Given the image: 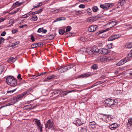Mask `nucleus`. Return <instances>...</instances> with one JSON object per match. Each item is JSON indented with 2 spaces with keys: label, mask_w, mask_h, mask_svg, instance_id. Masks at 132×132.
Masks as SVG:
<instances>
[{
  "label": "nucleus",
  "mask_w": 132,
  "mask_h": 132,
  "mask_svg": "<svg viewBox=\"0 0 132 132\" xmlns=\"http://www.w3.org/2000/svg\"><path fill=\"white\" fill-rule=\"evenodd\" d=\"M32 90V88H29L27 90L23 93L22 94L15 96L14 100H16V101L14 102V104L18 102L20 100L24 98L30 94Z\"/></svg>",
  "instance_id": "f257e3e1"
},
{
  "label": "nucleus",
  "mask_w": 132,
  "mask_h": 132,
  "mask_svg": "<svg viewBox=\"0 0 132 132\" xmlns=\"http://www.w3.org/2000/svg\"><path fill=\"white\" fill-rule=\"evenodd\" d=\"M6 82L8 85L13 87L16 86L17 84V80L12 76H8L6 79Z\"/></svg>",
  "instance_id": "f03ea898"
},
{
  "label": "nucleus",
  "mask_w": 132,
  "mask_h": 132,
  "mask_svg": "<svg viewBox=\"0 0 132 132\" xmlns=\"http://www.w3.org/2000/svg\"><path fill=\"white\" fill-rule=\"evenodd\" d=\"M118 103V101L117 99L110 98L105 100L104 102V103L109 107L113 105H117Z\"/></svg>",
  "instance_id": "7ed1b4c3"
},
{
  "label": "nucleus",
  "mask_w": 132,
  "mask_h": 132,
  "mask_svg": "<svg viewBox=\"0 0 132 132\" xmlns=\"http://www.w3.org/2000/svg\"><path fill=\"white\" fill-rule=\"evenodd\" d=\"M73 67L72 65L71 64L64 67L61 66L58 69V71L60 73H62L71 68H72Z\"/></svg>",
  "instance_id": "20e7f679"
},
{
  "label": "nucleus",
  "mask_w": 132,
  "mask_h": 132,
  "mask_svg": "<svg viewBox=\"0 0 132 132\" xmlns=\"http://www.w3.org/2000/svg\"><path fill=\"white\" fill-rule=\"evenodd\" d=\"M45 125L46 129H47L48 130L53 129V123L50 121V120H48L46 121Z\"/></svg>",
  "instance_id": "39448f33"
},
{
  "label": "nucleus",
  "mask_w": 132,
  "mask_h": 132,
  "mask_svg": "<svg viewBox=\"0 0 132 132\" xmlns=\"http://www.w3.org/2000/svg\"><path fill=\"white\" fill-rule=\"evenodd\" d=\"M114 5V4L112 3H106L103 4H101L100 7L101 8L105 10L108 9H110Z\"/></svg>",
  "instance_id": "423d86ee"
},
{
  "label": "nucleus",
  "mask_w": 132,
  "mask_h": 132,
  "mask_svg": "<svg viewBox=\"0 0 132 132\" xmlns=\"http://www.w3.org/2000/svg\"><path fill=\"white\" fill-rule=\"evenodd\" d=\"M121 35L120 34L114 35L111 36L108 39V41H112L120 37Z\"/></svg>",
  "instance_id": "0eeeda50"
},
{
  "label": "nucleus",
  "mask_w": 132,
  "mask_h": 132,
  "mask_svg": "<svg viewBox=\"0 0 132 132\" xmlns=\"http://www.w3.org/2000/svg\"><path fill=\"white\" fill-rule=\"evenodd\" d=\"M124 58L121 60L118 63L116 64V65L117 66H119L125 63L128 61H129L130 58Z\"/></svg>",
  "instance_id": "6e6552de"
},
{
  "label": "nucleus",
  "mask_w": 132,
  "mask_h": 132,
  "mask_svg": "<svg viewBox=\"0 0 132 132\" xmlns=\"http://www.w3.org/2000/svg\"><path fill=\"white\" fill-rule=\"evenodd\" d=\"M98 29V27L96 25H92L88 28V31L91 32H94Z\"/></svg>",
  "instance_id": "1a4fd4ad"
},
{
  "label": "nucleus",
  "mask_w": 132,
  "mask_h": 132,
  "mask_svg": "<svg viewBox=\"0 0 132 132\" xmlns=\"http://www.w3.org/2000/svg\"><path fill=\"white\" fill-rule=\"evenodd\" d=\"M113 60V59L111 58H110V59H109V58H97L96 60V61L105 63Z\"/></svg>",
  "instance_id": "9d476101"
},
{
  "label": "nucleus",
  "mask_w": 132,
  "mask_h": 132,
  "mask_svg": "<svg viewBox=\"0 0 132 132\" xmlns=\"http://www.w3.org/2000/svg\"><path fill=\"white\" fill-rule=\"evenodd\" d=\"M100 114L105 116V118L106 121H107L106 122H108V120H111L112 119H113V117L112 115H107L103 113H101Z\"/></svg>",
  "instance_id": "9b49d317"
},
{
  "label": "nucleus",
  "mask_w": 132,
  "mask_h": 132,
  "mask_svg": "<svg viewBox=\"0 0 132 132\" xmlns=\"http://www.w3.org/2000/svg\"><path fill=\"white\" fill-rule=\"evenodd\" d=\"M109 50L105 48H102L100 49L99 54H108L109 53Z\"/></svg>",
  "instance_id": "f8f14e48"
},
{
  "label": "nucleus",
  "mask_w": 132,
  "mask_h": 132,
  "mask_svg": "<svg viewBox=\"0 0 132 132\" xmlns=\"http://www.w3.org/2000/svg\"><path fill=\"white\" fill-rule=\"evenodd\" d=\"M127 126L129 128L131 129H132V118H128Z\"/></svg>",
  "instance_id": "ddd939ff"
},
{
  "label": "nucleus",
  "mask_w": 132,
  "mask_h": 132,
  "mask_svg": "<svg viewBox=\"0 0 132 132\" xmlns=\"http://www.w3.org/2000/svg\"><path fill=\"white\" fill-rule=\"evenodd\" d=\"M118 126L117 124L114 123L110 125L109 127L111 130H115L116 129Z\"/></svg>",
  "instance_id": "4468645a"
},
{
  "label": "nucleus",
  "mask_w": 132,
  "mask_h": 132,
  "mask_svg": "<svg viewBox=\"0 0 132 132\" xmlns=\"http://www.w3.org/2000/svg\"><path fill=\"white\" fill-rule=\"evenodd\" d=\"M91 73H86L84 74L81 75L77 77L76 78H87L90 76Z\"/></svg>",
  "instance_id": "2eb2a0df"
},
{
  "label": "nucleus",
  "mask_w": 132,
  "mask_h": 132,
  "mask_svg": "<svg viewBox=\"0 0 132 132\" xmlns=\"http://www.w3.org/2000/svg\"><path fill=\"white\" fill-rule=\"evenodd\" d=\"M99 17L97 16H95L93 17H90L87 20L89 22L91 21H94L99 19Z\"/></svg>",
  "instance_id": "dca6fc26"
},
{
  "label": "nucleus",
  "mask_w": 132,
  "mask_h": 132,
  "mask_svg": "<svg viewBox=\"0 0 132 132\" xmlns=\"http://www.w3.org/2000/svg\"><path fill=\"white\" fill-rule=\"evenodd\" d=\"M74 124L77 126H80L83 124V123L81 121L80 119H78L76 121L73 122Z\"/></svg>",
  "instance_id": "f3484780"
},
{
  "label": "nucleus",
  "mask_w": 132,
  "mask_h": 132,
  "mask_svg": "<svg viewBox=\"0 0 132 132\" xmlns=\"http://www.w3.org/2000/svg\"><path fill=\"white\" fill-rule=\"evenodd\" d=\"M80 129L79 130V132H87V129L86 126L81 127L80 128Z\"/></svg>",
  "instance_id": "a211bd4d"
},
{
  "label": "nucleus",
  "mask_w": 132,
  "mask_h": 132,
  "mask_svg": "<svg viewBox=\"0 0 132 132\" xmlns=\"http://www.w3.org/2000/svg\"><path fill=\"white\" fill-rule=\"evenodd\" d=\"M73 91V90H67L66 91H61L60 93L62 94V95L63 96L66 95L68 93H71Z\"/></svg>",
  "instance_id": "6ab92c4d"
},
{
  "label": "nucleus",
  "mask_w": 132,
  "mask_h": 132,
  "mask_svg": "<svg viewBox=\"0 0 132 132\" xmlns=\"http://www.w3.org/2000/svg\"><path fill=\"white\" fill-rule=\"evenodd\" d=\"M87 51V49L85 48H82L79 50L78 53L79 54H82L85 53Z\"/></svg>",
  "instance_id": "aec40b11"
},
{
  "label": "nucleus",
  "mask_w": 132,
  "mask_h": 132,
  "mask_svg": "<svg viewBox=\"0 0 132 132\" xmlns=\"http://www.w3.org/2000/svg\"><path fill=\"white\" fill-rule=\"evenodd\" d=\"M96 123L94 121L90 122L89 124V126L93 129L95 128Z\"/></svg>",
  "instance_id": "412c9836"
},
{
  "label": "nucleus",
  "mask_w": 132,
  "mask_h": 132,
  "mask_svg": "<svg viewBox=\"0 0 132 132\" xmlns=\"http://www.w3.org/2000/svg\"><path fill=\"white\" fill-rule=\"evenodd\" d=\"M16 60V58H9L7 61L8 62L12 63L15 62Z\"/></svg>",
  "instance_id": "4be33fe9"
},
{
  "label": "nucleus",
  "mask_w": 132,
  "mask_h": 132,
  "mask_svg": "<svg viewBox=\"0 0 132 132\" xmlns=\"http://www.w3.org/2000/svg\"><path fill=\"white\" fill-rule=\"evenodd\" d=\"M47 73L46 72H43L42 73H40L38 75H34L30 77V78L31 79H34L35 77H36L37 76H40L41 75H45Z\"/></svg>",
  "instance_id": "5701e85b"
},
{
  "label": "nucleus",
  "mask_w": 132,
  "mask_h": 132,
  "mask_svg": "<svg viewBox=\"0 0 132 132\" xmlns=\"http://www.w3.org/2000/svg\"><path fill=\"white\" fill-rule=\"evenodd\" d=\"M29 18L30 20L34 21H36L38 19L37 16L36 15H33L32 17H30Z\"/></svg>",
  "instance_id": "b1692460"
},
{
  "label": "nucleus",
  "mask_w": 132,
  "mask_h": 132,
  "mask_svg": "<svg viewBox=\"0 0 132 132\" xmlns=\"http://www.w3.org/2000/svg\"><path fill=\"white\" fill-rule=\"evenodd\" d=\"M87 52L88 54L90 55H92L94 54V51H93V50L91 48H89L87 50Z\"/></svg>",
  "instance_id": "393cba45"
},
{
  "label": "nucleus",
  "mask_w": 132,
  "mask_h": 132,
  "mask_svg": "<svg viewBox=\"0 0 132 132\" xmlns=\"http://www.w3.org/2000/svg\"><path fill=\"white\" fill-rule=\"evenodd\" d=\"M66 19V18L64 17H59L57 18L56 19V20H55L54 22H56L57 21H59L61 20H64Z\"/></svg>",
  "instance_id": "a878e982"
},
{
  "label": "nucleus",
  "mask_w": 132,
  "mask_h": 132,
  "mask_svg": "<svg viewBox=\"0 0 132 132\" xmlns=\"http://www.w3.org/2000/svg\"><path fill=\"white\" fill-rule=\"evenodd\" d=\"M33 121H35L37 126L41 124L39 120H38L37 119H35Z\"/></svg>",
  "instance_id": "bb28decb"
},
{
  "label": "nucleus",
  "mask_w": 132,
  "mask_h": 132,
  "mask_svg": "<svg viewBox=\"0 0 132 132\" xmlns=\"http://www.w3.org/2000/svg\"><path fill=\"white\" fill-rule=\"evenodd\" d=\"M105 26L108 29H110L113 27L110 22L108 23L105 25Z\"/></svg>",
  "instance_id": "cd10ccee"
},
{
  "label": "nucleus",
  "mask_w": 132,
  "mask_h": 132,
  "mask_svg": "<svg viewBox=\"0 0 132 132\" xmlns=\"http://www.w3.org/2000/svg\"><path fill=\"white\" fill-rule=\"evenodd\" d=\"M93 51L94 53L96 52L98 53H99L100 49L99 50L97 47L94 46L93 48Z\"/></svg>",
  "instance_id": "c85d7f7f"
},
{
  "label": "nucleus",
  "mask_w": 132,
  "mask_h": 132,
  "mask_svg": "<svg viewBox=\"0 0 132 132\" xmlns=\"http://www.w3.org/2000/svg\"><path fill=\"white\" fill-rule=\"evenodd\" d=\"M126 47L128 48H132V43H127L125 45Z\"/></svg>",
  "instance_id": "c756f323"
},
{
  "label": "nucleus",
  "mask_w": 132,
  "mask_h": 132,
  "mask_svg": "<svg viewBox=\"0 0 132 132\" xmlns=\"http://www.w3.org/2000/svg\"><path fill=\"white\" fill-rule=\"evenodd\" d=\"M55 37V36L53 34L49 35L47 36L48 39L50 40L53 39Z\"/></svg>",
  "instance_id": "7c9ffc66"
},
{
  "label": "nucleus",
  "mask_w": 132,
  "mask_h": 132,
  "mask_svg": "<svg viewBox=\"0 0 132 132\" xmlns=\"http://www.w3.org/2000/svg\"><path fill=\"white\" fill-rule=\"evenodd\" d=\"M22 3V2L19 3L18 1H17L13 4V6H15L16 5H18V6H19L21 5Z\"/></svg>",
  "instance_id": "2f4dec72"
},
{
  "label": "nucleus",
  "mask_w": 132,
  "mask_h": 132,
  "mask_svg": "<svg viewBox=\"0 0 132 132\" xmlns=\"http://www.w3.org/2000/svg\"><path fill=\"white\" fill-rule=\"evenodd\" d=\"M31 105H27L25 106L24 108V109L26 110H31Z\"/></svg>",
  "instance_id": "473e14b6"
},
{
  "label": "nucleus",
  "mask_w": 132,
  "mask_h": 132,
  "mask_svg": "<svg viewBox=\"0 0 132 132\" xmlns=\"http://www.w3.org/2000/svg\"><path fill=\"white\" fill-rule=\"evenodd\" d=\"M75 14L77 15H80L82 14V12L79 10L76 11H75Z\"/></svg>",
  "instance_id": "72a5a7b5"
},
{
  "label": "nucleus",
  "mask_w": 132,
  "mask_h": 132,
  "mask_svg": "<svg viewBox=\"0 0 132 132\" xmlns=\"http://www.w3.org/2000/svg\"><path fill=\"white\" fill-rule=\"evenodd\" d=\"M37 43H35L32 44L31 45V48H35L38 47V45Z\"/></svg>",
  "instance_id": "f704fd0d"
},
{
  "label": "nucleus",
  "mask_w": 132,
  "mask_h": 132,
  "mask_svg": "<svg viewBox=\"0 0 132 132\" xmlns=\"http://www.w3.org/2000/svg\"><path fill=\"white\" fill-rule=\"evenodd\" d=\"M110 22L113 27L114 26L117 24V22L116 21H112Z\"/></svg>",
  "instance_id": "c9c22d12"
},
{
  "label": "nucleus",
  "mask_w": 132,
  "mask_h": 132,
  "mask_svg": "<svg viewBox=\"0 0 132 132\" xmlns=\"http://www.w3.org/2000/svg\"><path fill=\"white\" fill-rule=\"evenodd\" d=\"M126 0H120L119 1V3H120L121 6L123 5L125 3Z\"/></svg>",
  "instance_id": "e433bc0d"
},
{
  "label": "nucleus",
  "mask_w": 132,
  "mask_h": 132,
  "mask_svg": "<svg viewBox=\"0 0 132 132\" xmlns=\"http://www.w3.org/2000/svg\"><path fill=\"white\" fill-rule=\"evenodd\" d=\"M59 90H55L53 92L52 94L54 95L57 94L60 92H61V91Z\"/></svg>",
  "instance_id": "4c0bfd02"
},
{
  "label": "nucleus",
  "mask_w": 132,
  "mask_h": 132,
  "mask_svg": "<svg viewBox=\"0 0 132 132\" xmlns=\"http://www.w3.org/2000/svg\"><path fill=\"white\" fill-rule=\"evenodd\" d=\"M56 77V76L55 75H53L51 76H50L48 77L47 78L48 79L50 80L52 78H55Z\"/></svg>",
  "instance_id": "58836bf2"
},
{
  "label": "nucleus",
  "mask_w": 132,
  "mask_h": 132,
  "mask_svg": "<svg viewBox=\"0 0 132 132\" xmlns=\"http://www.w3.org/2000/svg\"><path fill=\"white\" fill-rule=\"evenodd\" d=\"M65 32L64 30L61 29L59 30V33L60 34L62 35Z\"/></svg>",
  "instance_id": "ea45409f"
},
{
  "label": "nucleus",
  "mask_w": 132,
  "mask_h": 132,
  "mask_svg": "<svg viewBox=\"0 0 132 132\" xmlns=\"http://www.w3.org/2000/svg\"><path fill=\"white\" fill-rule=\"evenodd\" d=\"M108 29L107 30H105V31L104 30H100L99 31V32H97L96 33V35H98L99 34H101V33H103L105 31H108Z\"/></svg>",
  "instance_id": "a19ab883"
},
{
  "label": "nucleus",
  "mask_w": 132,
  "mask_h": 132,
  "mask_svg": "<svg viewBox=\"0 0 132 132\" xmlns=\"http://www.w3.org/2000/svg\"><path fill=\"white\" fill-rule=\"evenodd\" d=\"M91 68L94 70L96 69L97 68V67L96 64H94L92 66Z\"/></svg>",
  "instance_id": "79ce46f5"
},
{
  "label": "nucleus",
  "mask_w": 132,
  "mask_h": 132,
  "mask_svg": "<svg viewBox=\"0 0 132 132\" xmlns=\"http://www.w3.org/2000/svg\"><path fill=\"white\" fill-rule=\"evenodd\" d=\"M93 10L94 12H96L98 10V8L96 6H94L93 7Z\"/></svg>",
  "instance_id": "37998d69"
},
{
  "label": "nucleus",
  "mask_w": 132,
  "mask_h": 132,
  "mask_svg": "<svg viewBox=\"0 0 132 132\" xmlns=\"http://www.w3.org/2000/svg\"><path fill=\"white\" fill-rule=\"evenodd\" d=\"M132 57V49L130 51V53L128 55L127 58Z\"/></svg>",
  "instance_id": "c03bdc74"
},
{
  "label": "nucleus",
  "mask_w": 132,
  "mask_h": 132,
  "mask_svg": "<svg viewBox=\"0 0 132 132\" xmlns=\"http://www.w3.org/2000/svg\"><path fill=\"white\" fill-rule=\"evenodd\" d=\"M80 40L83 42H85L86 41L87 39L84 37H81L80 38Z\"/></svg>",
  "instance_id": "a18cd8bd"
},
{
  "label": "nucleus",
  "mask_w": 132,
  "mask_h": 132,
  "mask_svg": "<svg viewBox=\"0 0 132 132\" xmlns=\"http://www.w3.org/2000/svg\"><path fill=\"white\" fill-rule=\"evenodd\" d=\"M37 127L38 128V129L39 130H40V132H41L42 131V125L41 124H40V125H39Z\"/></svg>",
  "instance_id": "49530a36"
},
{
  "label": "nucleus",
  "mask_w": 132,
  "mask_h": 132,
  "mask_svg": "<svg viewBox=\"0 0 132 132\" xmlns=\"http://www.w3.org/2000/svg\"><path fill=\"white\" fill-rule=\"evenodd\" d=\"M71 28V27L70 26H68L66 29L65 32H68L70 31V29Z\"/></svg>",
  "instance_id": "de8ad7c7"
},
{
  "label": "nucleus",
  "mask_w": 132,
  "mask_h": 132,
  "mask_svg": "<svg viewBox=\"0 0 132 132\" xmlns=\"http://www.w3.org/2000/svg\"><path fill=\"white\" fill-rule=\"evenodd\" d=\"M19 42H16L15 43H12L11 44V46L12 47H13L15 46L17 44H19Z\"/></svg>",
  "instance_id": "09e8293b"
},
{
  "label": "nucleus",
  "mask_w": 132,
  "mask_h": 132,
  "mask_svg": "<svg viewBox=\"0 0 132 132\" xmlns=\"http://www.w3.org/2000/svg\"><path fill=\"white\" fill-rule=\"evenodd\" d=\"M3 71V67L2 65H0V74L2 73Z\"/></svg>",
  "instance_id": "8fccbe9b"
},
{
  "label": "nucleus",
  "mask_w": 132,
  "mask_h": 132,
  "mask_svg": "<svg viewBox=\"0 0 132 132\" xmlns=\"http://www.w3.org/2000/svg\"><path fill=\"white\" fill-rule=\"evenodd\" d=\"M17 88H16L14 89V90L10 91H7V93H11L13 92H14L17 89Z\"/></svg>",
  "instance_id": "3c124183"
},
{
  "label": "nucleus",
  "mask_w": 132,
  "mask_h": 132,
  "mask_svg": "<svg viewBox=\"0 0 132 132\" xmlns=\"http://www.w3.org/2000/svg\"><path fill=\"white\" fill-rule=\"evenodd\" d=\"M18 31V30L17 29H14L12 30V34H14L17 32Z\"/></svg>",
  "instance_id": "603ef678"
},
{
  "label": "nucleus",
  "mask_w": 132,
  "mask_h": 132,
  "mask_svg": "<svg viewBox=\"0 0 132 132\" xmlns=\"http://www.w3.org/2000/svg\"><path fill=\"white\" fill-rule=\"evenodd\" d=\"M43 30V28H41L38 29L37 31V32L40 33Z\"/></svg>",
  "instance_id": "864d4df0"
},
{
  "label": "nucleus",
  "mask_w": 132,
  "mask_h": 132,
  "mask_svg": "<svg viewBox=\"0 0 132 132\" xmlns=\"http://www.w3.org/2000/svg\"><path fill=\"white\" fill-rule=\"evenodd\" d=\"M14 23V21L13 19L10 20L9 21V23L11 24V25H12Z\"/></svg>",
  "instance_id": "5fc2aeb1"
},
{
  "label": "nucleus",
  "mask_w": 132,
  "mask_h": 132,
  "mask_svg": "<svg viewBox=\"0 0 132 132\" xmlns=\"http://www.w3.org/2000/svg\"><path fill=\"white\" fill-rule=\"evenodd\" d=\"M30 36L31 37V39L32 40V42H34L35 41V38L33 35H31Z\"/></svg>",
  "instance_id": "6e6d98bb"
},
{
  "label": "nucleus",
  "mask_w": 132,
  "mask_h": 132,
  "mask_svg": "<svg viewBox=\"0 0 132 132\" xmlns=\"http://www.w3.org/2000/svg\"><path fill=\"white\" fill-rule=\"evenodd\" d=\"M105 82L104 81H101L97 82L98 85H100Z\"/></svg>",
  "instance_id": "4d7b16f0"
},
{
  "label": "nucleus",
  "mask_w": 132,
  "mask_h": 132,
  "mask_svg": "<svg viewBox=\"0 0 132 132\" xmlns=\"http://www.w3.org/2000/svg\"><path fill=\"white\" fill-rule=\"evenodd\" d=\"M112 44L111 43H110L107 45V46L109 49H111L112 47Z\"/></svg>",
  "instance_id": "13d9d810"
},
{
  "label": "nucleus",
  "mask_w": 132,
  "mask_h": 132,
  "mask_svg": "<svg viewBox=\"0 0 132 132\" xmlns=\"http://www.w3.org/2000/svg\"><path fill=\"white\" fill-rule=\"evenodd\" d=\"M43 8H42L38 10V11H37L38 14H39V13H41V12L43 11Z\"/></svg>",
  "instance_id": "bf43d9fd"
},
{
  "label": "nucleus",
  "mask_w": 132,
  "mask_h": 132,
  "mask_svg": "<svg viewBox=\"0 0 132 132\" xmlns=\"http://www.w3.org/2000/svg\"><path fill=\"white\" fill-rule=\"evenodd\" d=\"M87 11L88 13L89 14H91L92 10L91 9H88L87 10Z\"/></svg>",
  "instance_id": "052dcab7"
},
{
  "label": "nucleus",
  "mask_w": 132,
  "mask_h": 132,
  "mask_svg": "<svg viewBox=\"0 0 132 132\" xmlns=\"http://www.w3.org/2000/svg\"><path fill=\"white\" fill-rule=\"evenodd\" d=\"M79 7L80 8H84L85 7V5L83 4H80L79 6Z\"/></svg>",
  "instance_id": "680f3d73"
},
{
  "label": "nucleus",
  "mask_w": 132,
  "mask_h": 132,
  "mask_svg": "<svg viewBox=\"0 0 132 132\" xmlns=\"http://www.w3.org/2000/svg\"><path fill=\"white\" fill-rule=\"evenodd\" d=\"M4 40V38L2 37H0V41H1V43L2 42L3 43Z\"/></svg>",
  "instance_id": "e2e57ef3"
},
{
  "label": "nucleus",
  "mask_w": 132,
  "mask_h": 132,
  "mask_svg": "<svg viewBox=\"0 0 132 132\" xmlns=\"http://www.w3.org/2000/svg\"><path fill=\"white\" fill-rule=\"evenodd\" d=\"M17 78L18 79H20V80H22V78H21V75L20 74H19L17 76Z\"/></svg>",
  "instance_id": "0e129e2a"
},
{
  "label": "nucleus",
  "mask_w": 132,
  "mask_h": 132,
  "mask_svg": "<svg viewBox=\"0 0 132 132\" xmlns=\"http://www.w3.org/2000/svg\"><path fill=\"white\" fill-rule=\"evenodd\" d=\"M6 34V32L5 31H4L1 34V36H4Z\"/></svg>",
  "instance_id": "69168bd1"
},
{
  "label": "nucleus",
  "mask_w": 132,
  "mask_h": 132,
  "mask_svg": "<svg viewBox=\"0 0 132 132\" xmlns=\"http://www.w3.org/2000/svg\"><path fill=\"white\" fill-rule=\"evenodd\" d=\"M37 43H38V46H42L43 45V44L41 43V42Z\"/></svg>",
  "instance_id": "338daca9"
},
{
  "label": "nucleus",
  "mask_w": 132,
  "mask_h": 132,
  "mask_svg": "<svg viewBox=\"0 0 132 132\" xmlns=\"http://www.w3.org/2000/svg\"><path fill=\"white\" fill-rule=\"evenodd\" d=\"M67 34L68 36H70L72 35V34L70 32L68 33Z\"/></svg>",
  "instance_id": "774afa93"
}]
</instances>
